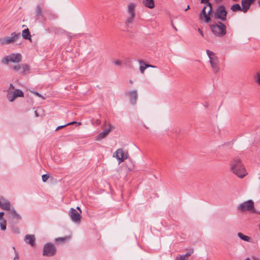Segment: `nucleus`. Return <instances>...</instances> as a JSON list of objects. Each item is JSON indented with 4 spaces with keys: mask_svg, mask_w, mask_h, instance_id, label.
<instances>
[{
    "mask_svg": "<svg viewBox=\"0 0 260 260\" xmlns=\"http://www.w3.org/2000/svg\"><path fill=\"white\" fill-rule=\"evenodd\" d=\"M210 0H201V3L205 4L204 7L202 9L200 15V19L205 23H209L212 20L211 15L212 13V6Z\"/></svg>",
    "mask_w": 260,
    "mask_h": 260,
    "instance_id": "nucleus-1",
    "label": "nucleus"
},
{
    "mask_svg": "<svg viewBox=\"0 0 260 260\" xmlns=\"http://www.w3.org/2000/svg\"><path fill=\"white\" fill-rule=\"evenodd\" d=\"M231 171L240 178H243L247 174L241 160L238 158L234 159L231 163Z\"/></svg>",
    "mask_w": 260,
    "mask_h": 260,
    "instance_id": "nucleus-2",
    "label": "nucleus"
},
{
    "mask_svg": "<svg viewBox=\"0 0 260 260\" xmlns=\"http://www.w3.org/2000/svg\"><path fill=\"white\" fill-rule=\"evenodd\" d=\"M206 53L209 58L210 63L213 72L216 74L220 70L219 61L215 53L208 49L206 50Z\"/></svg>",
    "mask_w": 260,
    "mask_h": 260,
    "instance_id": "nucleus-3",
    "label": "nucleus"
},
{
    "mask_svg": "<svg viewBox=\"0 0 260 260\" xmlns=\"http://www.w3.org/2000/svg\"><path fill=\"white\" fill-rule=\"evenodd\" d=\"M212 32L218 37H222L226 34V26L221 22L210 25Z\"/></svg>",
    "mask_w": 260,
    "mask_h": 260,
    "instance_id": "nucleus-4",
    "label": "nucleus"
},
{
    "mask_svg": "<svg viewBox=\"0 0 260 260\" xmlns=\"http://www.w3.org/2000/svg\"><path fill=\"white\" fill-rule=\"evenodd\" d=\"M227 12L223 5H219L215 10L212 16L214 18L219 19L222 21L226 20Z\"/></svg>",
    "mask_w": 260,
    "mask_h": 260,
    "instance_id": "nucleus-5",
    "label": "nucleus"
},
{
    "mask_svg": "<svg viewBox=\"0 0 260 260\" xmlns=\"http://www.w3.org/2000/svg\"><path fill=\"white\" fill-rule=\"evenodd\" d=\"M254 204L253 201L249 200L240 204L237 207V209L242 212L250 211L252 213H256V211L254 209Z\"/></svg>",
    "mask_w": 260,
    "mask_h": 260,
    "instance_id": "nucleus-6",
    "label": "nucleus"
},
{
    "mask_svg": "<svg viewBox=\"0 0 260 260\" xmlns=\"http://www.w3.org/2000/svg\"><path fill=\"white\" fill-rule=\"evenodd\" d=\"M56 249L53 243H46L43 248V255L46 256H52L55 254Z\"/></svg>",
    "mask_w": 260,
    "mask_h": 260,
    "instance_id": "nucleus-7",
    "label": "nucleus"
},
{
    "mask_svg": "<svg viewBox=\"0 0 260 260\" xmlns=\"http://www.w3.org/2000/svg\"><path fill=\"white\" fill-rule=\"evenodd\" d=\"M20 38V34L16 33L15 32H12L11 34V37H5L2 40V44H10L16 41L19 38Z\"/></svg>",
    "mask_w": 260,
    "mask_h": 260,
    "instance_id": "nucleus-8",
    "label": "nucleus"
},
{
    "mask_svg": "<svg viewBox=\"0 0 260 260\" xmlns=\"http://www.w3.org/2000/svg\"><path fill=\"white\" fill-rule=\"evenodd\" d=\"M112 126L109 123L105 122L102 126L103 132L99 134V140L105 138L112 129Z\"/></svg>",
    "mask_w": 260,
    "mask_h": 260,
    "instance_id": "nucleus-9",
    "label": "nucleus"
},
{
    "mask_svg": "<svg viewBox=\"0 0 260 260\" xmlns=\"http://www.w3.org/2000/svg\"><path fill=\"white\" fill-rule=\"evenodd\" d=\"M128 155V153L124 152L122 148L117 149L113 154V157H116L119 163L127 159Z\"/></svg>",
    "mask_w": 260,
    "mask_h": 260,
    "instance_id": "nucleus-10",
    "label": "nucleus"
},
{
    "mask_svg": "<svg viewBox=\"0 0 260 260\" xmlns=\"http://www.w3.org/2000/svg\"><path fill=\"white\" fill-rule=\"evenodd\" d=\"M69 214L73 222L79 223L81 221L80 214L75 209L71 208L69 212Z\"/></svg>",
    "mask_w": 260,
    "mask_h": 260,
    "instance_id": "nucleus-11",
    "label": "nucleus"
},
{
    "mask_svg": "<svg viewBox=\"0 0 260 260\" xmlns=\"http://www.w3.org/2000/svg\"><path fill=\"white\" fill-rule=\"evenodd\" d=\"M135 8L136 5L134 3H131L128 5V12L130 16L127 19V23H131L133 22V20L135 17Z\"/></svg>",
    "mask_w": 260,
    "mask_h": 260,
    "instance_id": "nucleus-12",
    "label": "nucleus"
},
{
    "mask_svg": "<svg viewBox=\"0 0 260 260\" xmlns=\"http://www.w3.org/2000/svg\"><path fill=\"white\" fill-rule=\"evenodd\" d=\"M12 69L16 72H18L21 74H25L26 72L29 70V66L26 64H22L19 66H14Z\"/></svg>",
    "mask_w": 260,
    "mask_h": 260,
    "instance_id": "nucleus-13",
    "label": "nucleus"
},
{
    "mask_svg": "<svg viewBox=\"0 0 260 260\" xmlns=\"http://www.w3.org/2000/svg\"><path fill=\"white\" fill-rule=\"evenodd\" d=\"M252 3V0H242L241 1V11L246 13L249 10L251 4Z\"/></svg>",
    "mask_w": 260,
    "mask_h": 260,
    "instance_id": "nucleus-14",
    "label": "nucleus"
},
{
    "mask_svg": "<svg viewBox=\"0 0 260 260\" xmlns=\"http://www.w3.org/2000/svg\"><path fill=\"white\" fill-rule=\"evenodd\" d=\"M1 199L3 201V202H2V205L0 207V208L2 209L10 211L11 209V203L10 202V201L7 199H5L3 197H1Z\"/></svg>",
    "mask_w": 260,
    "mask_h": 260,
    "instance_id": "nucleus-15",
    "label": "nucleus"
},
{
    "mask_svg": "<svg viewBox=\"0 0 260 260\" xmlns=\"http://www.w3.org/2000/svg\"><path fill=\"white\" fill-rule=\"evenodd\" d=\"M127 95L129 96L131 103L133 105L136 104L138 98L137 90H134L130 91L127 93Z\"/></svg>",
    "mask_w": 260,
    "mask_h": 260,
    "instance_id": "nucleus-16",
    "label": "nucleus"
},
{
    "mask_svg": "<svg viewBox=\"0 0 260 260\" xmlns=\"http://www.w3.org/2000/svg\"><path fill=\"white\" fill-rule=\"evenodd\" d=\"M10 58V62L16 63L20 62L22 59V56L20 53H13L9 55Z\"/></svg>",
    "mask_w": 260,
    "mask_h": 260,
    "instance_id": "nucleus-17",
    "label": "nucleus"
},
{
    "mask_svg": "<svg viewBox=\"0 0 260 260\" xmlns=\"http://www.w3.org/2000/svg\"><path fill=\"white\" fill-rule=\"evenodd\" d=\"M10 216L13 219H16L17 220H20L22 218L21 216L18 214L15 208L12 207L9 211Z\"/></svg>",
    "mask_w": 260,
    "mask_h": 260,
    "instance_id": "nucleus-18",
    "label": "nucleus"
},
{
    "mask_svg": "<svg viewBox=\"0 0 260 260\" xmlns=\"http://www.w3.org/2000/svg\"><path fill=\"white\" fill-rule=\"evenodd\" d=\"M25 242L31 246H34L35 242V237L33 235H26L24 237Z\"/></svg>",
    "mask_w": 260,
    "mask_h": 260,
    "instance_id": "nucleus-19",
    "label": "nucleus"
},
{
    "mask_svg": "<svg viewBox=\"0 0 260 260\" xmlns=\"http://www.w3.org/2000/svg\"><path fill=\"white\" fill-rule=\"evenodd\" d=\"M142 4L145 7L153 9L155 7L154 0H142Z\"/></svg>",
    "mask_w": 260,
    "mask_h": 260,
    "instance_id": "nucleus-20",
    "label": "nucleus"
},
{
    "mask_svg": "<svg viewBox=\"0 0 260 260\" xmlns=\"http://www.w3.org/2000/svg\"><path fill=\"white\" fill-rule=\"evenodd\" d=\"M193 252V249H190L186 254L177 256L175 260H188V257L192 254Z\"/></svg>",
    "mask_w": 260,
    "mask_h": 260,
    "instance_id": "nucleus-21",
    "label": "nucleus"
},
{
    "mask_svg": "<svg viewBox=\"0 0 260 260\" xmlns=\"http://www.w3.org/2000/svg\"><path fill=\"white\" fill-rule=\"evenodd\" d=\"M22 38L25 40H29L31 41V35L28 28L24 29L22 32Z\"/></svg>",
    "mask_w": 260,
    "mask_h": 260,
    "instance_id": "nucleus-22",
    "label": "nucleus"
},
{
    "mask_svg": "<svg viewBox=\"0 0 260 260\" xmlns=\"http://www.w3.org/2000/svg\"><path fill=\"white\" fill-rule=\"evenodd\" d=\"M44 13L47 15L50 19H55L57 18V15L50 10H45Z\"/></svg>",
    "mask_w": 260,
    "mask_h": 260,
    "instance_id": "nucleus-23",
    "label": "nucleus"
},
{
    "mask_svg": "<svg viewBox=\"0 0 260 260\" xmlns=\"http://www.w3.org/2000/svg\"><path fill=\"white\" fill-rule=\"evenodd\" d=\"M139 62L140 64V71L141 74H144L145 70L147 68H149V66H148V64L145 63L143 60H139Z\"/></svg>",
    "mask_w": 260,
    "mask_h": 260,
    "instance_id": "nucleus-24",
    "label": "nucleus"
},
{
    "mask_svg": "<svg viewBox=\"0 0 260 260\" xmlns=\"http://www.w3.org/2000/svg\"><path fill=\"white\" fill-rule=\"evenodd\" d=\"M13 93L15 94L16 98L20 97L23 98L24 97V93L23 92L19 89H16L13 91Z\"/></svg>",
    "mask_w": 260,
    "mask_h": 260,
    "instance_id": "nucleus-25",
    "label": "nucleus"
},
{
    "mask_svg": "<svg viewBox=\"0 0 260 260\" xmlns=\"http://www.w3.org/2000/svg\"><path fill=\"white\" fill-rule=\"evenodd\" d=\"M237 235L239 238H240L241 240H242L244 241H246V242L250 241V238L249 236L244 235L242 233H240V232L238 233Z\"/></svg>",
    "mask_w": 260,
    "mask_h": 260,
    "instance_id": "nucleus-26",
    "label": "nucleus"
},
{
    "mask_svg": "<svg viewBox=\"0 0 260 260\" xmlns=\"http://www.w3.org/2000/svg\"><path fill=\"white\" fill-rule=\"evenodd\" d=\"M231 9L233 12H237L241 11V7L239 4H235L232 6Z\"/></svg>",
    "mask_w": 260,
    "mask_h": 260,
    "instance_id": "nucleus-27",
    "label": "nucleus"
},
{
    "mask_svg": "<svg viewBox=\"0 0 260 260\" xmlns=\"http://www.w3.org/2000/svg\"><path fill=\"white\" fill-rule=\"evenodd\" d=\"M0 228L1 230L3 231H4L6 230L7 220L5 219L0 220Z\"/></svg>",
    "mask_w": 260,
    "mask_h": 260,
    "instance_id": "nucleus-28",
    "label": "nucleus"
},
{
    "mask_svg": "<svg viewBox=\"0 0 260 260\" xmlns=\"http://www.w3.org/2000/svg\"><path fill=\"white\" fill-rule=\"evenodd\" d=\"M7 98L8 99V100L11 102H13L15 100V99L17 98L13 92H9L7 94Z\"/></svg>",
    "mask_w": 260,
    "mask_h": 260,
    "instance_id": "nucleus-29",
    "label": "nucleus"
},
{
    "mask_svg": "<svg viewBox=\"0 0 260 260\" xmlns=\"http://www.w3.org/2000/svg\"><path fill=\"white\" fill-rule=\"evenodd\" d=\"M67 238H68L66 237L58 238L55 239V242L56 243L59 244L60 243L64 242Z\"/></svg>",
    "mask_w": 260,
    "mask_h": 260,
    "instance_id": "nucleus-30",
    "label": "nucleus"
},
{
    "mask_svg": "<svg viewBox=\"0 0 260 260\" xmlns=\"http://www.w3.org/2000/svg\"><path fill=\"white\" fill-rule=\"evenodd\" d=\"M42 15V11L40 6H37L36 9V16Z\"/></svg>",
    "mask_w": 260,
    "mask_h": 260,
    "instance_id": "nucleus-31",
    "label": "nucleus"
},
{
    "mask_svg": "<svg viewBox=\"0 0 260 260\" xmlns=\"http://www.w3.org/2000/svg\"><path fill=\"white\" fill-rule=\"evenodd\" d=\"M2 62L8 64L9 62H10V58L9 55H6L2 59Z\"/></svg>",
    "mask_w": 260,
    "mask_h": 260,
    "instance_id": "nucleus-32",
    "label": "nucleus"
},
{
    "mask_svg": "<svg viewBox=\"0 0 260 260\" xmlns=\"http://www.w3.org/2000/svg\"><path fill=\"white\" fill-rule=\"evenodd\" d=\"M49 175L48 174H45L42 175V180L43 182H45L49 178Z\"/></svg>",
    "mask_w": 260,
    "mask_h": 260,
    "instance_id": "nucleus-33",
    "label": "nucleus"
},
{
    "mask_svg": "<svg viewBox=\"0 0 260 260\" xmlns=\"http://www.w3.org/2000/svg\"><path fill=\"white\" fill-rule=\"evenodd\" d=\"M81 124V123L80 122H77L76 121H73L72 122L66 123V124H67V126L69 125H72V124H76V126H78V125H80Z\"/></svg>",
    "mask_w": 260,
    "mask_h": 260,
    "instance_id": "nucleus-34",
    "label": "nucleus"
},
{
    "mask_svg": "<svg viewBox=\"0 0 260 260\" xmlns=\"http://www.w3.org/2000/svg\"><path fill=\"white\" fill-rule=\"evenodd\" d=\"M31 92L33 93L36 96H37L39 98H41L42 99H45V98L41 93H39L38 92H37L36 91H32Z\"/></svg>",
    "mask_w": 260,
    "mask_h": 260,
    "instance_id": "nucleus-35",
    "label": "nucleus"
},
{
    "mask_svg": "<svg viewBox=\"0 0 260 260\" xmlns=\"http://www.w3.org/2000/svg\"><path fill=\"white\" fill-rule=\"evenodd\" d=\"M112 62L113 64L118 67H120L122 65V62L119 60H114Z\"/></svg>",
    "mask_w": 260,
    "mask_h": 260,
    "instance_id": "nucleus-36",
    "label": "nucleus"
},
{
    "mask_svg": "<svg viewBox=\"0 0 260 260\" xmlns=\"http://www.w3.org/2000/svg\"><path fill=\"white\" fill-rule=\"evenodd\" d=\"M67 126V124H66H66H63V125H59V126H57V127L56 128V129H55V131H58V130H59V129H61L62 128L64 127H65V126Z\"/></svg>",
    "mask_w": 260,
    "mask_h": 260,
    "instance_id": "nucleus-37",
    "label": "nucleus"
},
{
    "mask_svg": "<svg viewBox=\"0 0 260 260\" xmlns=\"http://www.w3.org/2000/svg\"><path fill=\"white\" fill-rule=\"evenodd\" d=\"M14 260H19V254L16 250H15V256L14 257Z\"/></svg>",
    "mask_w": 260,
    "mask_h": 260,
    "instance_id": "nucleus-38",
    "label": "nucleus"
},
{
    "mask_svg": "<svg viewBox=\"0 0 260 260\" xmlns=\"http://www.w3.org/2000/svg\"><path fill=\"white\" fill-rule=\"evenodd\" d=\"M257 79L256 82L260 85V73H257L256 74Z\"/></svg>",
    "mask_w": 260,
    "mask_h": 260,
    "instance_id": "nucleus-39",
    "label": "nucleus"
},
{
    "mask_svg": "<svg viewBox=\"0 0 260 260\" xmlns=\"http://www.w3.org/2000/svg\"><path fill=\"white\" fill-rule=\"evenodd\" d=\"M5 214V212L4 211L0 212V220L4 219V215Z\"/></svg>",
    "mask_w": 260,
    "mask_h": 260,
    "instance_id": "nucleus-40",
    "label": "nucleus"
},
{
    "mask_svg": "<svg viewBox=\"0 0 260 260\" xmlns=\"http://www.w3.org/2000/svg\"><path fill=\"white\" fill-rule=\"evenodd\" d=\"M91 122L93 126H96L98 125V119L95 120H91Z\"/></svg>",
    "mask_w": 260,
    "mask_h": 260,
    "instance_id": "nucleus-41",
    "label": "nucleus"
},
{
    "mask_svg": "<svg viewBox=\"0 0 260 260\" xmlns=\"http://www.w3.org/2000/svg\"><path fill=\"white\" fill-rule=\"evenodd\" d=\"M198 31L199 32H200V34L202 36H204V34L203 32V31L201 30L200 28H199L198 29Z\"/></svg>",
    "mask_w": 260,
    "mask_h": 260,
    "instance_id": "nucleus-42",
    "label": "nucleus"
},
{
    "mask_svg": "<svg viewBox=\"0 0 260 260\" xmlns=\"http://www.w3.org/2000/svg\"><path fill=\"white\" fill-rule=\"evenodd\" d=\"M9 88L11 89H14V86L13 85V84L11 83L9 85Z\"/></svg>",
    "mask_w": 260,
    "mask_h": 260,
    "instance_id": "nucleus-43",
    "label": "nucleus"
},
{
    "mask_svg": "<svg viewBox=\"0 0 260 260\" xmlns=\"http://www.w3.org/2000/svg\"><path fill=\"white\" fill-rule=\"evenodd\" d=\"M148 66H149V68H155L156 67L155 66H152V65H151V64H148Z\"/></svg>",
    "mask_w": 260,
    "mask_h": 260,
    "instance_id": "nucleus-44",
    "label": "nucleus"
},
{
    "mask_svg": "<svg viewBox=\"0 0 260 260\" xmlns=\"http://www.w3.org/2000/svg\"><path fill=\"white\" fill-rule=\"evenodd\" d=\"M15 231H16L17 233H19V229L18 228H17L16 230H15Z\"/></svg>",
    "mask_w": 260,
    "mask_h": 260,
    "instance_id": "nucleus-45",
    "label": "nucleus"
},
{
    "mask_svg": "<svg viewBox=\"0 0 260 260\" xmlns=\"http://www.w3.org/2000/svg\"><path fill=\"white\" fill-rule=\"evenodd\" d=\"M15 231H16L17 233H19V229L18 228H17L16 230H15Z\"/></svg>",
    "mask_w": 260,
    "mask_h": 260,
    "instance_id": "nucleus-46",
    "label": "nucleus"
},
{
    "mask_svg": "<svg viewBox=\"0 0 260 260\" xmlns=\"http://www.w3.org/2000/svg\"><path fill=\"white\" fill-rule=\"evenodd\" d=\"M189 9V6H188L186 8V9L185 10V11H186L187 10H188V9Z\"/></svg>",
    "mask_w": 260,
    "mask_h": 260,
    "instance_id": "nucleus-47",
    "label": "nucleus"
},
{
    "mask_svg": "<svg viewBox=\"0 0 260 260\" xmlns=\"http://www.w3.org/2000/svg\"><path fill=\"white\" fill-rule=\"evenodd\" d=\"M129 83H131V84H132V83H133V81H132V80H130L129 81Z\"/></svg>",
    "mask_w": 260,
    "mask_h": 260,
    "instance_id": "nucleus-48",
    "label": "nucleus"
},
{
    "mask_svg": "<svg viewBox=\"0 0 260 260\" xmlns=\"http://www.w3.org/2000/svg\"><path fill=\"white\" fill-rule=\"evenodd\" d=\"M12 248H13V250H14V251H15V250H16L15 247L14 246H13Z\"/></svg>",
    "mask_w": 260,
    "mask_h": 260,
    "instance_id": "nucleus-49",
    "label": "nucleus"
},
{
    "mask_svg": "<svg viewBox=\"0 0 260 260\" xmlns=\"http://www.w3.org/2000/svg\"><path fill=\"white\" fill-rule=\"evenodd\" d=\"M258 3L259 6L260 7V0H258Z\"/></svg>",
    "mask_w": 260,
    "mask_h": 260,
    "instance_id": "nucleus-50",
    "label": "nucleus"
},
{
    "mask_svg": "<svg viewBox=\"0 0 260 260\" xmlns=\"http://www.w3.org/2000/svg\"><path fill=\"white\" fill-rule=\"evenodd\" d=\"M245 260H250L249 258H247L245 259Z\"/></svg>",
    "mask_w": 260,
    "mask_h": 260,
    "instance_id": "nucleus-51",
    "label": "nucleus"
},
{
    "mask_svg": "<svg viewBox=\"0 0 260 260\" xmlns=\"http://www.w3.org/2000/svg\"><path fill=\"white\" fill-rule=\"evenodd\" d=\"M95 140H98V136L95 137Z\"/></svg>",
    "mask_w": 260,
    "mask_h": 260,
    "instance_id": "nucleus-52",
    "label": "nucleus"
},
{
    "mask_svg": "<svg viewBox=\"0 0 260 260\" xmlns=\"http://www.w3.org/2000/svg\"><path fill=\"white\" fill-rule=\"evenodd\" d=\"M35 114H36V116H38V114H37V112H36V111H35Z\"/></svg>",
    "mask_w": 260,
    "mask_h": 260,
    "instance_id": "nucleus-53",
    "label": "nucleus"
},
{
    "mask_svg": "<svg viewBox=\"0 0 260 260\" xmlns=\"http://www.w3.org/2000/svg\"><path fill=\"white\" fill-rule=\"evenodd\" d=\"M174 28L176 30H177L176 27H174Z\"/></svg>",
    "mask_w": 260,
    "mask_h": 260,
    "instance_id": "nucleus-54",
    "label": "nucleus"
},
{
    "mask_svg": "<svg viewBox=\"0 0 260 260\" xmlns=\"http://www.w3.org/2000/svg\"><path fill=\"white\" fill-rule=\"evenodd\" d=\"M255 0H252V2H254Z\"/></svg>",
    "mask_w": 260,
    "mask_h": 260,
    "instance_id": "nucleus-55",
    "label": "nucleus"
}]
</instances>
